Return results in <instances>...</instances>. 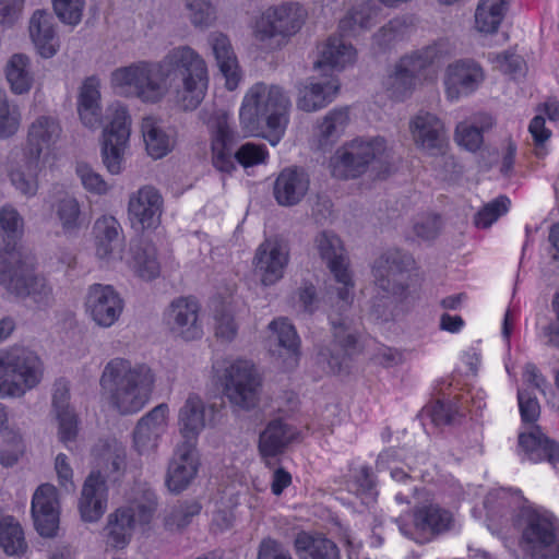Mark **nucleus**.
Wrapping results in <instances>:
<instances>
[{"mask_svg":"<svg viewBox=\"0 0 559 559\" xmlns=\"http://www.w3.org/2000/svg\"><path fill=\"white\" fill-rule=\"evenodd\" d=\"M5 82L13 95L28 94L36 83L33 60L25 53H13L3 67Z\"/></svg>","mask_w":559,"mask_h":559,"instance_id":"473e14b6","label":"nucleus"},{"mask_svg":"<svg viewBox=\"0 0 559 559\" xmlns=\"http://www.w3.org/2000/svg\"><path fill=\"white\" fill-rule=\"evenodd\" d=\"M205 406L198 395H190L178 413V428L181 437L194 442L205 427Z\"/></svg>","mask_w":559,"mask_h":559,"instance_id":"a19ab883","label":"nucleus"},{"mask_svg":"<svg viewBox=\"0 0 559 559\" xmlns=\"http://www.w3.org/2000/svg\"><path fill=\"white\" fill-rule=\"evenodd\" d=\"M310 180L308 175L298 168H285L274 183V198L280 205L292 206L299 203L308 193Z\"/></svg>","mask_w":559,"mask_h":559,"instance_id":"2f4dec72","label":"nucleus"},{"mask_svg":"<svg viewBox=\"0 0 559 559\" xmlns=\"http://www.w3.org/2000/svg\"><path fill=\"white\" fill-rule=\"evenodd\" d=\"M200 466L201 456L194 442L177 444L167 467V488L173 492L186 490L197 478Z\"/></svg>","mask_w":559,"mask_h":559,"instance_id":"b1692460","label":"nucleus"},{"mask_svg":"<svg viewBox=\"0 0 559 559\" xmlns=\"http://www.w3.org/2000/svg\"><path fill=\"white\" fill-rule=\"evenodd\" d=\"M230 115L219 110L206 123L211 133V162L221 173L231 174L236 169L234 131L229 126Z\"/></svg>","mask_w":559,"mask_h":559,"instance_id":"a211bd4d","label":"nucleus"},{"mask_svg":"<svg viewBox=\"0 0 559 559\" xmlns=\"http://www.w3.org/2000/svg\"><path fill=\"white\" fill-rule=\"evenodd\" d=\"M288 261L286 246L277 239H266L257 248L252 264L261 284L272 286L284 277Z\"/></svg>","mask_w":559,"mask_h":559,"instance_id":"393cba45","label":"nucleus"},{"mask_svg":"<svg viewBox=\"0 0 559 559\" xmlns=\"http://www.w3.org/2000/svg\"><path fill=\"white\" fill-rule=\"evenodd\" d=\"M24 223L19 212L11 205L0 209V255L7 259V265L13 263L10 255L16 253L25 257L20 250V240L23 236Z\"/></svg>","mask_w":559,"mask_h":559,"instance_id":"c9c22d12","label":"nucleus"},{"mask_svg":"<svg viewBox=\"0 0 559 559\" xmlns=\"http://www.w3.org/2000/svg\"><path fill=\"white\" fill-rule=\"evenodd\" d=\"M420 416L423 420L429 419L437 426L448 424L452 420L450 407L441 401H436L425 406L420 413Z\"/></svg>","mask_w":559,"mask_h":559,"instance_id":"774afa93","label":"nucleus"},{"mask_svg":"<svg viewBox=\"0 0 559 559\" xmlns=\"http://www.w3.org/2000/svg\"><path fill=\"white\" fill-rule=\"evenodd\" d=\"M132 133V118L126 105L115 102L107 107L99 140L102 163L110 175L126 168Z\"/></svg>","mask_w":559,"mask_h":559,"instance_id":"6e6552de","label":"nucleus"},{"mask_svg":"<svg viewBox=\"0 0 559 559\" xmlns=\"http://www.w3.org/2000/svg\"><path fill=\"white\" fill-rule=\"evenodd\" d=\"M58 222L66 235H74L85 226L81 203L74 197H66L56 205Z\"/></svg>","mask_w":559,"mask_h":559,"instance_id":"de8ad7c7","label":"nucleus"},{"mask_svg":"<svg viewBox=\"0 0 559 559\" xmlns=\"http://www.w3.org/2000/svg\"><path fill=\"white\" fill-rule=\"evenodd\" d=\"M338 91L336 76L310 78L298 88L297 108L306 112L320 110L334 100Z\"/></svg>","mask_w":559,"mask_h":559,"instance_id":"bb28decb","label":"nucleus"},{"mask_svg":"<svg viewBox=\"0 0 559 559\" xmlns=\"http://www.w3.org/2000/svg\"><path fill=\"white\" fill-rule=\"evenodd\" d=\"M141 132L145 151L153 159H160L175 147V139L169 134L162 122L152 116L144 117L141 122Z\"/></svg>","mask_w":559,"mask_h":559,"instance_id":"ea45409f","label":"nucleus"},{"mask_svg":"<svg viewBox=\"0 0 559 559\" xmlns=\"http://www.w3.org/2000/svg\"><path fill=\"white\" fill-rule=\"evenodd\" d=\"M93 456L97 464L106 462V476L108 477L112 473H118L123 466L124 459L117 453L116 445L109 443H102L93 450Z\"/></svg>","mask_w":559,"mask_h":559,"instance_id":"680f3d73","label":"nucleus"},{"mask_svg":"<svg viewBox=\"0 0 559 559\" xmlns=\"http://www.w3.org/2000/svg\"><path fill=\"white\" fill-rule=\"evenodd\" d=\"M55 472L58 483L66 491H74L75 485L73 480V469L71 467L69 457L59 453L55 459Z\"/></svg>","mask_w":559,"mask_h":559,"instance_id":"69168bd1","label":"nucleus"},{"mask_svg":"<svg viewBox=\"0 0 559 559\" xmlns=\"http://www.w3.org/2000/svg\"><path fill=\"white\" fill-rule=\"evenodd\" d=\"M175 73L180 79L175 103L183 110L197 109L206 96L210 74L203 57L189 46L170 49L157 62L136 61L118 67L109 75V85L117 95L156 104L169 93Z\"/></svg>","mask_w":559,"mask_h":559,"instance_id":"f257e3e1","label":"nucleus"},{"mask_svg":"<svg viewBox=\"0 0 559 559\" xmlns=\"http://www.w3.org/2000/svg\"><path fill=\"white\" fill-rule=\"evenodd\" d=\"M75 175L83 189L93 195H107L112 186L92 165L86 162L75 164Z\"/></svg>","mask_w":559,"mask_h":559,"instance_id":"3c124183","label":"nucleus"},{"mask_svg":"<svg viewBox=\"0 0 559 559\" xmlns=\"http://www.w3.org/2000/svg\"><path fill=\"white\" fill-rule=\"evenodd\" d=\"M209 44L218 71L225 80V87L229 91L236 90L242 80V72L228 37L222 33H213L209 37Z\"/></svg>","mask_w":559,"mask_h":559,"instance_id":"c756f323","label":"nucleus"},{"mask_svg":"<svg viewBox=\"0 0 559 559\" xmlns=\"http://www.w3.org/2000/svg\"><path fill=\"white\" fill-rule=\"evenodd\" d=\"M493 124L492 117L480 114L469 120L460 122L455 128V142L467 151L475 152L483 144V132Z\"/></svg>","mask_w":559,"mask_h":559,"instance_id":"37998d69","label":"nucleus"},{"mask_svg":"<svg viewBox=\"0 0 559 559\" xmlns=\"http://www.w3.org/2000/svg\"><path fill=\"white\" fill-rule=\"evenodd\" d=\"M31 513L36 532L46 538L57 535L60 524V500L57 488L51 484L40 485L34 492Z\"/></svg>","mask_w":559,"mask_h":559,"instance_id":"5701e85b","label":"nucleus"},{"mask_svg":"<svg viewBox=\"0 0 559 559\" xmlns=\"http://www.w3.org/2000/svg\"><path fill=\"white\" fill-rule=\"evenodd\" d=\"M485 72L472 59H459L450 62L443 73V88L445 97L456 102L474 94L483 84Z\"/></svg>","mask_w":559,"mask_h":559,"instance_id":"dca6fc26","label":"nucleus"},{"mask_svg":"<svg viewBox=\"0 0 559 559\" xmlns=\"http://www.w3.org/2000/svg\"><path fill=\"white\" fill-rule=\"evenodd\" d=\"M190 22L197 27H207L216 19L215 7L211 0H185Z\"/></svg>","mask_w":559,"mask_h":559,"instance_id":"5fc2aeb1","label":"nucleus"},{"mask_svg":"<svg viewBox=\"0 0 559 559\" xmlns=\"http://www.w3.org/2000/svg\"><path fill=\"white\" fill-rule=\"evenodd\" d=\"M356 49L342 37H330L318 47L316 69L343 70L356 61Z\"/></svg>","mask_w":559,"mask_h":559,"instance_id":"4c0bfd02","label":"nucleus"},{"mask_svg":"<svg viewBox=\"0 0 559 559\" xmlns=\"http://www.w3.org/2000/svg\"><path fill=\"white\" fill-rule=\"evenodd\" d=\"M201 305L192 296L174 299L165 312V321L170 332L183 341H197L204 335L200 316Z\"/></svg>","mask_w":559,"mask_h":559,"instance_id":"2eb2a0df","label":"nucleus"},{"mask_svg":"<svg viewBox=\"0 0 559 559\" xmlns=\"http://www.w3.org/2000/svg\"><path fill=\"white\" fill-rule=\"evenodd\" d=\"M10 258L14 262L7 265L5 257L0 255V285L15 296L31 297L35 302H47L52 289L44 276L35 273L33 259L16 253H12Z\"/></svg>","mask_w":559,"mask_h":559,"instance_id":"f8f14e48","label":"nucleus"},{"mask_svg":"<svg viewBox=\"0 0 559 559\" xmlns=\"http://www.w3.org/2000/svg\"><path fill=\"white\" fill-rule=\"evenodd\" d=\"M314 248L332 274L324 299L340 308L348 306L354 298L355 283L342 240L332 231H322L314 239Z\"/></svg>","mask_w":559,"mask_h":559,"instance_id":"0eeeda50","label":"nucleus"},{"mask_svg":"<svg viewBox=\"0 0 559 559\" xmlns=\"http://www.w3.org/2000/svg\"><path fill=\"white\" fill-rule=\"evenodd\" d=\"M0 547L5 555L11 557L21 558L27 551L22 526L12 516H4L0 520Z\"/></svg>","mask_w":559,"mask_h":559,"instance_id":"49530a36","label":"nucleus"},{"mask_svg":"<svg viewBox=\"0 0 559 559\" xmlns=\"http://www.w3.org/2000/svg\"><path fill=\"white\" fill-rule=\"evenodd\" d=\"M94 247L96 258L104 265L116 266L124 262L136 276L145 281L159 275V262L152 245L135 243L126 253L122 239H94Z\"/></svg>","mask_w":559,"mask_h":559,"instance_id":"9b49d317","label":"nucleus"},{"mask_svg":"<svg viewBox=\"0 0 559 559\" xmlns=\"http://www.w3.org/2000/svg\"><path fill=\"white\" fill-rule=\"evenodd\" d=\"M379 10L371 3H364L348 12L340 22L342 32L358 35L369 29L377 21Z\"/></svg>","mask_w":559,"mask_h":559,"instance_id":"8fccbe9b","label":"nucleus"},{"mask_svg":"<svg viewBox=\"0 0 559 559\" xmlns=\"http://www.w3.org/2000/svg\"><path fill=\"white\" fill-rule=\"evenodd\" d=\"M307 11L298 3L269 8L254 23L253 36L265 49H274L283 38L295 35L305 23Z\"/></svg>","mask_w":559,"mask_h":559,"instance_id":"ddd939ff","label":"nucleus"},{"mask_svg":"<svg viewBox=\"0 0 559 559\" xmlns=\"http://www.w3.org/2000/svg\"><path fill=\"white\" fill-rule=\"evenodd\" d=\"M102 81L98 76L86 78L78 93L76 110L80 121L88 129H97L102 118Z\"/></svg>","mask_w":559,"mask_h":559,"instance_id":"7c9ffc66","label":"nucleus"},{"mask_svg":"<svg viewBox=\"0 0 559 559\" xmlns=\"http://www.w3.org/2000/svg\"><path fill=\"white\" fill-rule=\"evenodd\" d=\"M408 27L405 17H395L381 27L374 35V44L380 49L386 48L403 37Z\"/></svg>","mask_w":559,"mask_h":559,"instance_id":"6e6d98bb","label":"nucleus"},{"mask_svg":"<svg viewBox=\"0 0 559 559\" xmlns=\"http://www.w3.org/2000/svg\"><path fill=\"white\" fill-rule=\"evenodd\" d=\"M423 501L425 504L418 507L414 514L415 530L424 537L448 530L453 522L451 512L428 498Z\"/></svg>","mask_w":559,"mask_h":559,"instance_id":"58836bf2","label":"nucleus"},{"mask_svg":"<svg viewBox=\"0 0 559 559\" xmlns=\"http://www.w3.org/2000/svg\"><path fill=\"white\" fill-rule=\"evenodd\" d=\"M290 98L278 85L257 83L243 95L239 126L245 136H261L275 146L289 122Z\"/></svg>","mask_w":559,"mask_h":559,"instance_id":"20e7f679","label":"nucleus"},{"mask_svg":"<svg viewBox=\"0 0 559 559\" xmlns=\"http://www.w3.org/2000/svg\"><path fill=\"white\" fill-rule=\"evenodd\" d=\"M28 34L38 56L45 59L52 58L60 48L59 37L51 14L37 10L29 20Z\"/></svg>","mask_w":559,"mask_h":559,"instance_id":"c85d7f7f","label":"nucleus"},{"mask_svg":"<svg viewBox=\"0 0 559 559\" xmlns=\"http://www.w3.org/2000/svg\"><path fill=\"white\" fill-rule=\"evenodd\" d=\"M152 502L121 507L111 512L103 530L106 544L115 549H123L131 542L136 527L144 530L153 518Z\"/></svg>","mask_w":559,"mask_h":559,"instance_id":"4468645a","label":"nucleus"},{"mask_svg":"<svg viewBox=\"0 0 559 559\" xmlns=\"http://www.w3.org/2000/svg\"><path fill=\"white\" fill-rule=\"evenodd\" d=\"M55 164L28 154L24 151L12 152L7 171L12 186L21 193L33 197L38 191V177L55 167Z\"/></svg>","mask_w":559,"mask_h":559,"instance_id":"aec40b11","label":"nucleus"},{"mask_svg":"<svg viewBox=\"0 0 559 559\" xmlns=\"http://www.w3.org/2000/svg\"><path fill=\"white\" fill-rule=\"evenodd\" d=\"M58 421V438L69 449L78 436V417L73 409H63L56 413Z\"/></svg>","mask_w":559,"mask_h":559,"instance_id":"bf43d9fd","label":"nucleus"},{"mask_svg":"<svg viewBox=\"0 0 559 559\" xmlns=\"http://www.w3.org/2000/svg\"><path fill=\"white\" fill-rule=\"evenodd\" d=\"M44 366L28 347L14 345L0 350V397H22L39 384Z\"/></svg>","mask_w":559,"mask_h":559,"instance_id":"423d86ee","label":"nucleus"},{"mask_svg":"<svg viewBox=\"0 0 559 559\" xmlns=\"http://www.w3.org/2000/svg\"><path fill=\"white\" fill-rule=\"evenodd\" d=\"M518 401L523 423L525 425L534 426L533 424L539 417V405L537 400L528 395L525 391L520 390L518 393Z\"/></svg>","mask_w":559,"mask_h":559,"instance_id":"338daca9","label":"nucleus"},{"mask_svg":"<svg viewBox=\"0 0 559 559\" xmlns=\"http://www.w3.org/2000/svg\"><path fill=\"white\" fill-rule=\"evenodd\" d=\"M127 212L133 229L136 231L154 230L160 224L163 198L154 187L143 186L130 193Z\"/></svg>","mask_w":559,"mask_h":559,"instance_id":"f3484780","label":"nucleus"},{"mask_svg":"<svg viewBox=\"0 0 559 559\" xmlns=\"http://www.w3.org/2000/svg\"><path fill=\"white\" fill-rule=\"evenodd\" d=\"M518 512L523 552L532 559H559L558 519L543 507L526 506L520 491L495 488L488 492L483 509H474L473 514L497 532L513 522Z\"/></svg>","mask_w":559,"mask_h":559,"instance_id":"f03ea898","label":"nucleus"},{"mask_svg":"<svg viewBox=\"0 0 559 559\" xmlns=\"http://www.w3.org/2000/svg\"><path fill=\"white\" fill-rule=\"evenodd\" d=\"M350 121L347 108L329 111L314 129V136L320 146L332 144L345 132Z\"/></svg>","mask_w":559,"mask_h":559,"instance_id":"c03bdc74","label":"nucleus"},{"mask_svg":"<svg viewBox=\"0 0 559 559\" xmlns=\"http://www.w3.org/2000/svg\"><path fill=\"white\" fill-rule=\"evenodd\" d=\"M52 9L61 23L78 26L84 14L85 0H51Z\"/></svg>","mask_w":559,"mask_h":559,"instance_id":"864d4df0","label":"nucleus"},{"mask_svg":"<svg viewBox=\"0 0 559 559\" xmlns=\"http://www.w3.org/2000/svg\"><path fill=\"white\" fill-rule=\"evenodd\" d=\"M0 433L5 439L0 462L3 466H12L22 454L23 447L19 433L9 423L7 409L2 404H0Z\"/></svg>","mask_w":559,"mask_h":559,"instance_id":"09e8293b","label":"nucleus"},{"mask_svg":"<svg viewBox=\"0 0 559 559\" xmlns=\"http://www.w3.org/2000/svg\"><path fill=\"white\" fill-rule=\"evenodd\" d=\"M21 121L19 108L11 105L5 95L0 93V140L13 136L19 131Z\"/></svg>","mask_w":559,"mask_h":559,"instance_id":"603ef678","label":"nucleus"},{"mask_svg":"<svg viewBox=\"0 0 559 559\" xmlns=\"http://www.w3.org/2000/svg\"><path fill=\"white\" fill-rule=\"evenodd\" d=\"M236 162L242 167H252L265 163L269 152L264 145L245 143L235 153Z\"/></svg>","mask_w":559,"mask_h":559,"instance_id":"052dcab7","label":"nucleus"},{"mask_svg":"<svg viewBox=\"0 0 559 559\" xmlns=\"http://www.w3.org/2000/svg\"><path fill=\"white\" fill-rule=\"evenodd\" d=\"M108 496L105 476L93 469L84 481L79 499V512L82 521L95 523L107 510Z\"/></svg>","mask_w":559,"mask_h":559,"instance_id":"cd10ccee","label":"nucleus"},{"mask_svg":"<svg viewBox=\"0 0 559 559\" xmlns=\"http://www.w3.org/2000/svg\"><path fill=\"white\" fill-rule=\"evenodd\" d=\"M169 407L159 404L142 416L132 433V448L141 456L156 453L168 428Z\"/></svg>","mask_w":559,"mask_h":559,"instance_id":"412c9836","label":"nucleus"},{"mask_svg":"<svg viewBox=\"0 0 559 559\" xmlns=\"http://www.w3.org/2000/svg\"><path fill=\"white\" fill-rule=\"evenodd\" d=\"M386 151L385 140L381 136L356 138L336 150L330 159L329 168L335 178H355L369 165L381 162Z\"/></svg>","mask_w":559,"mask_h":559,"instance_id":"9d476101","label":"nucleus"},{"mask_svg":"<svg viewBox=\"0 0 559 559\" xmlns=\"http://www.w3.org/2000/svg\"><path fill=\"white\" fill-rule=\"evenodd\" d=\"M123 306L119 293L110 285H92L84 299L86 314L102 328L112 326L119 320Z\"/></svg>","mask_w":559,"mask_h":559,"instance_id":"4be33fe9","label":"nucleus"},{"mask_svg":"<svg viewBox=\"0 0 559 559\" xmlns=\"http://www.w3.org/2000/svg\"><path fill=\"white\" fill-rule=\"evenodd\" d=\"M295 549L305 559H338V550L333 542L305 532L297 535Z\"/></svg>","mask_w":559,"mask_h":559,"instance_id":"a18cd8bd","label":"nucleus"},{"mask_svg":"<svg viewBox=\"0 0 559 559\" xmlns=\"http://www.w3.org/2000/svg\"><path fill=\"white\" fill-rule=\"evenodd\" d=\"M61 135L62 128L59 120L51 115H40L28 126L27 145L23 151L37 158L47 157V162L56 165Z\"/></svg>","mask_w":559,"mask_h":559,"instance_id":"6ab92c4d","label":"nucleus"},{"mask_svg":"<svg viewBox=\"0 0 559 559\" xmlns=\"http://www.w3.org/2000/svg\"><path fill=\"white\" fill-rule=\"evenodd\" d=\"M212 378L234 405L243 409L255 406L261 381L251 361L240 358L216 360L212 367Z\"/></svg>","mask_w":559,"mask_h":559,"instance_id":"1a4fd4ad","label":"nucleus"},{"mask_svg":"<svg viewBox=\"0 0 559 559\" xmlns=\"http://www.w3.org/2000/svg\"><path fill=\"white\" fill-rule=\"evenodd\" d=\"M510 0H480L475 11V29L481 34H495L503 22Z\"/></svg>","mask_w":559,"mask_h":559,"instance_id":"79ce46f5","label":"nucleus"},{"mask_svg":"<svg viewBox=\"0 0 559 559\" xmlns=\"http://www.w3.org/2000/svg\"><path fill=\"white\" fill-rule=\"evenodd\" d=\"M122 228L118 219L109 214L96 218L93 225L94 239H122Z\"/></svg>","mask_w":559,"mask_h":559,"instance_id":"e2e57ef3","label":"nucleus"},{"mask_svg":"<svg viewBox=\"0 0 559 559\" xmlns=\"http://www.w3.org/2000/svg\"><path fill=\"white\" fill-rule=\"evenodd\" d=\"M510 209V200L506 197H499L487 203L475 216L477 227L487 228L491 226L500 216L504 215Z\"/></svg>","mask_w":559,"mask_h":559,"instance_id":"4d7b16f0","label":"nucleus"},{"mask_svg":"<svg viewBox=\"0 0 559 559\" xmlns=\"http://www.w3.org/2000/svg\"><path fill=\"white\" fill-rule=\"evenodd\" d=\"M414 145L424 153L433 155L442 152L447 141L443 121L435 114L420 110L408 123Z\"/></svg>","mask_w":559,"mask_h":559,"instance_id":"a878e982","label":"nucleus"},{"mask_svg":"<svg viewBox=\"0 0 559 559\" xmlns=\"http://www.w3.org/2000/svg\"><path fill=\"white\" fill-rule=\"evenodd\" d=\"M519 445L525 454L526 460L537 463L547 460L551 464L559 462V445L549 440L538 426H530L520 433Z\"/></svg>","mask_w":559,"mask_h":559,"instance_id":"f704fd0d","label":"nucleus"},{"mask_svg":"<svg viewBox=\"0 0 559 559\" xmlns=\"http://www.w3.org/2000/svg\"><path fill=\"white\" fill-rule=\"evenodd\" d=\"M453 50L449 40L440 39L403 55L388 69L383 79V87L389 97L405 99L416 88L433 81L435 75H429L428 69L452 56Z\"/></svg>","mask_w":559,"mask_h":559,"instance_id":"39448f33","label":"nucleus"},{"mask_svg":"<svg viewBox=\"0 0 559 559\" xmlns=\"http://www.w3.org/2000/svg\"><path fill=\"white\" fill-rule=\"evenodd\" d=\"M200 512L198 503H189L175 507L165 518V527L169 531H178L188 526L192 518Z\"/></svg>","mask_w":559,"mask_h":559,"instance_id":"13d9d810","label":"nucleus"},{"mask_svg":"<svg viewBox=\"0 0 559 559\" xmlns=\"http://www.w3.org/2000/svg\"><path fill=\"white\" fill-rule=\"evenodd\" d=\"M269 330L280 346L277 355L280 366L285 371L296 368L299 362L300 342L293 324L284 318H278L269 324Z\"/></svg>","mask_w":559,"mask_h":559,"instance_id":"72a5a7b5","label":"nucleus"},{"mask_svg":"<svg viewBox=\"0 0 559 559\" xmlns=\"http://www.w3.org/2000/svg\"><path fill=\"white\" fill-rule=\"evenodd\" d=\"M156 376L143 361L115 357L104 367L99 378L103 400L121 415L140 412L151 400Z\"/></svg>","mask_w":559,"mask_h":559,"instance_id":"7ed1b4c3","label":"nucleus"},{"mask_svg":"<svg viewBox=\"0 0 559 559\" xmlns=\"http://www.w3.org/2000/svg\"><path fill=\"white\" fill-rule=\"evenodd\" d=\"M493 63L502 72L519 79L525 74L526 66L521 56L515 53L499 55L493 59Z\"/></svg>","mask_w":559,"mask_h":559,"instance_id":"0e129e2a","label":"nucleus"},{"mask_svg":"<svg viewBox=\"0 0 559 559\" xmlns=\"http://www.w3.org/2000/svg\"><path fill=\"white\" fill-rule=\"evenodd\" d=\"M299 432L296 428L281 421H271L261 432L259 439V452L265 464H270V459L278 455L284 449L297 440Z\"/></svg>","mask_w":559,"mask_h":559,"instance_id":"e433bc0d","label":"nucleus"}]
</instances>
